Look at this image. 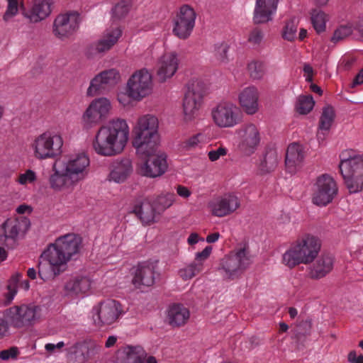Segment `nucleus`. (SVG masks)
I'll use <instances>...</instances> for the list:
<instances>
[{
    "label": "nucleus",
    "instance_id": "f257e3e1",
    "mask_svg": "<svg viewBox=\"0 0 363 363\" xmlns=\"http://www.w3.org/2000/svg\"><path fill=\"white\" fill-rule=\"evenodd\" d=\"M130 138V127L126 120L114 118L101 125L91 142L94 152L101 157H111L122 154Z\"/></svg>",
    "mask_w": 363,
    "mask_h": 363
},
{
    "label": "nucleus",
    "instance_id": "f03ea898",
    "mask_svg": "<svg viewBox=\"0 0 363 363\" xmlns=\"http://www.w3.org/2000/svg\"><path fill=\"white\" fill-rule=\"evenodd\" d=\"M158 118L150 113L140 116L133 125L132 145L136 154H150L160 145Z\"/></svg>",
    "mask_w": 363,
    "mask_h": 363
},
{
    "label": "nucleus",
    "instance_id": "7ed1b4c3",
    "mask_svg": "<svg viewBox=\"0 0 363 363\" xmlns=\"http://www.w3.org/2000/svg\"><path fill=\"white\" fill-rule=\"evenodd\" d=\"M153 90V75L149 69L143 67L130 75L125 90L117 93L116 99L123 107H129L133 101L139 102L151 96Z\"/></svg>",
    "mask_w": 363,
    "mask_h": 363
},
{
    "label": "nucleus",
    "instance_id": "20e7f679",
    "mask_svg": "<svg viewBox=\"0 0 363 363\" xmlns=\"http://www.w3.org/2000/svg\"><path fill=\"white\" fill-rule=\"evenodd\" d=\"M321 248L320 240L311 234H304L291 243L282 255L281 263L292 269L299 264L312 263Z\"/></svg>",
    "mask_w": 363,
    "mask_h": 363
},
{
    "label": "nucleus",
    "instance_id": "39448f33",
    "mask_svg": "<svg viewBox=\"0 0 363 363\" xmlns=\"http://www.w3.org/2000/svg\"><path fill=\"white\" fill-rule=\"evenodd\" d=\"M253 263V256L246 243L238 245L219 259L217 272L227 281L240 279Z\"/></svg>",
    "mask_w": 363,
    "mask_h": 363
},
{
    "label": "nucleus",
    "instance_id": "423d86ee",
    "mask_svg": "<svg viewBox=\"0 0 363 363\" xmlns=\"http://www.w3.org/2000/svg\"><path fill=\"white\" fill-rule=\"evenodd\" d=\"M339 168L350 193L363 190V155L352 150H346L340 155Z\"/></svg>",
    "mask_w": 363,
    "mask_h": 363
},
{
    "label": "nucleus",
    "instance_id": "0eeeda50",
    "mask_svg": "<svg viewBox=\"0 0 363 363\" xmlns=\"http://www.w3.org/2000/svg\"><path fill=\"white\" fill-rule=\"evenodd\" d=\"M63 145L64 140L60 133L47 130L32 140L30 148L36 160H45L59 157Z\"/></svg>",
    "mask_w": 363,
    "mask_h": 363
},
{
    "label": "nucleus",
    "instance_id": "6e6552de",
    "mask_svg": "<svg viewBox=\"0 0 363 363\" xmlns=\"http://www.w3.org/2000/svg\"><path fill=\"white\" fill-rule=\"evenodd\" d=\"M69 261L55 243L50 244L42 253L38 264V274L43 281L53 279L65 270Z\"/></svg>",
    "mask_w": 363,
    "mask_h": 363
},
{
    "label": "nucleus",
    "instance_id": "1a4fd4ad",
    "mask_svg": "<svg viewBox=\"0 0 363 363\" xmlns=\"http://www.w3.org/2000/svg\"><path fill=\"white\" fill-rule=\"evenodd\" d=\"M235 138L238 151L245 156H251L261 144L260 128L252 122L245 123L235 129Z\"/></svg>",
    "mask_w": 363,
    "mask_h": 363
},
{
    "label": "nucleus",
    "instance_id": "9d476101",
    "mask_svg": "<svg viewBox=\"0 0 363 363\" xmlns=\"http://www.w3.org/2000/svg\"><path fill=\"white\" fill-rule=\"evenodd\" d=\"M30 221L26 217L8 218L0 225V245L8 249H15L18 240L27 233Z\"/></svg>",
    "mask_w": 363,
    "mask_h": 363
},
{
    "label": "nucleus",
    "instance_id": "9b49d317",
    "mask_svg": "<svg viewBox=\"0 0 363 363\" xmlns=\"http://www.w3.org/2000/svg\"><path fill=\"white\" fill-rule=\"evenodd\" d=\"M55 161L77 184L89 174L90 160L83 152L69 154Z\"/></svg>",
    "mask_w": 363,
    "mask_h": 363
},
{
    "label": "nucleus",
    "instance_id": "f8f14e48",
    "mask_svg": "<svg viewBox=\"0 0 363 363\" xmlns=\"http://www.w3.org/2000/svg\"><path fill=\"white\" fill-rule=\"evenodd\" d=\"M145 159L138 164L137 171L143 177L150 179L160 177L164 174L169 167L167 155L165 152L155 148L150 154H137Z\"/></svg>",
    "mask_w": 363,
    "mask_h": 363
},
{
    "label": "nucleus",
    "instance_id": "ddd939ff",
    "mask_svg": "<svg viewBox=\"0 0 363 363\" xmlns=\"http://www.w3.org/2000/svg\"><path fill=\"white\" fill-rule=\"evenodd\" d=\"M125 311L122 305L113 299H106L95 305L91 309L94 323L100 326L111 325L118 322Z\"/></svg>",
    "mask_w": 363,
    "mask_h": 363
},
{
    "label": "nucleus",
    "instance_id": "4468645a",
    "mask_svg": "<svg viewBox=\"0 0 363 363\" xmlns=\"http://www.w3.org/2000/svg\"><path fill=\"white\" fill-rule=\"evenodd\" d=\"M238 106L232 101H224L217 104L211 110V118L216 126L231 128L241 121Z\"/></svg>",
    "mask_w": 363,
    "mask_h": 363
},
{
    "label": "nucleus",
    "instance_id": "2eb2a0df",
    "mask_svg": "<svg viewBox=\"0 0 363 363\" xmlns=\"http://www.w3.org/2000/svg\"><path fill=\"white\" fill-rule=\"evenodd\" d=\"M112 110V104L106 97H99L92 100L81 117L84 128L91 129L108 118Z\"/></svg>",
    "mask_w": 363,
    "mask_h": 363
},
{
    "label": "nucleus",
    "instance_id": "dca6fc26",
    "mask_svg": "<svg viewBox=\"0 0 363 363\" xmlns=\"http://www.w3.org/2000/svg\"><path fill=\"white\" fill-rule=\"evenodd\" d=\"M312 203L323 207L330 203L338 194V186L335 179L327 174L319 176L312 189Z\"/></svg>",
    "mask_w": 363,
    "mask_h": 363
},
{
    "label": "nucleus",
    "instance_id": "f3484780",
    "mask_svg": "<svg viewBox=\"0 0 363 363\" xmlns=\"http://www.w3.org/2000/svg\"><path fill=\"white\" fill-rule=\"evenodd\" d=\"M7 317L11 324L16 328L30 326L38 322L42 316V308L34 304H22L9 308Z\"/></svg>",
    "mask_w": 363,
    "mask_h": 363
},
{
    "label": "nucleus",
    "instance_id": "a211bd4d",
    "mask_svg": "<svg viewBox=\"0 0 363 363\" xmlns=\"http://www.w3.org/2000/svg\"><path fill=\"white\" fill-rule=\"evenodd\" d=\"M238 196L234 193H225L211 199L207 208L213 216L223 218L235 213L240 207Z\"/></svg>",
    "mask_w": 363,
    "mask_h": 363
},
{
    "label": "nucleus",
    "instance_id": "6ab92c4d",
    "mask_svg": "<svg viewBox=\"0 0 363 363\" xmlns=\"http://www.w3.org/2000/svg\"><path fill=\"white\" fill-rule=\"evenodd\" d=\"M82 16L76 11L59 14L53 21L52 33L60 40L72 37L79 28Z\"/></svg>",
    "mask_w": 363,
    "mask_h": 363
},
{
    "label": "nucleus",
    "instance_id": "aec40b11",
    "mask_svg": "<svg viewBox=\"0 0 363 363\" xmlns=\"http://www.w3.org/2000/svg\"><path fill=\"white\" fill-rule=\"evenodd\" d=\"M180 64V56L176 51H166L157 59L156 76L161 83L170 80L177 72Z\"/></svg>",
    "mask_w": 363,
    "mask_h": 363
},
{
    "label": "nucleus",
    "instance_id": "412c9836",
    "mask_svg": "<svg viewBox=\"0 0 363 363\" xmlns=\"http://www.w3.org/2000/svg\"><path fill=\"white\" fill-rule=\"evenodd\" d=\"M196 17L192 8L187 5L182 6L174 18L173 33L180 39L188 38L195 26Z\"/></svg>",
    "mask_w": 363,
    "mask_h": 363
},
{
    "label": "nucleus",
    "instance_id": "4be33fe9",
    "mask_svg": "<svg viewBox=\"0 0 363 363\" xmlns=\"http://www.w3.org/2000/svg\"><path fill=\"white\" fill-rule=\"evenodd\" d=\"M202 103V93L194 88H189L182 104L183 121L185 123H192L199 117Z\"/></svg>",
    "mask_w": 363,
    "mask_h": 363
},
{
    "label": "nucleus",
    "instance_id": "5701e85b",
    "mask_svg": "<svg viewBox=\"0 0 363 363\" xmlns=\"http://www.w3.org/2000/svg\"><path fill=\"white\" fill-rule=\"evenodd\" d=\"M121 80V75L117 69L111 68L104 70L91 80L86 95L94 96L99 94L102 89L116 85Z\"/></svg>",
    "mask_w": 363,
    "mask_h": 363
},
{
    "label": "nucleus",
    "instance_id": "b1692460",
    "mask_svg": "<svg viewBox=\"0 0 363 363\" xmlns=\"http://www.w3.org/2000/svg\"><path fill=\"white\" fill-rule=\"evenodd\" d=\"M52 7V0H31L28 9H23L21 14L29 23L35 24L48 18Z\"/></svg>",
    "mask_w": 363,
    "mask_h": 363
},
{
    "label": "nucleus",
    "instance_id": "393cba45",
    "mask_svg": "<svg viewBox=\"0 0 363 363\" xmlns=\"http://www.w3.org/2000/svg\"><path fill=\"white\" fill-rule=\"evenodd\" d=\"M157 268V261H147L140 264L135 272L133 284L138 288L141 286H152L159 275Z\"/></svg>",
    "mask_w": 363,
    "mask_h": 363
},
{
    "label": "nucleus",
    "instance_id": "a878e982",
    "mask_svg": "<svg viewBox=\"0 0 363 363\" xmlns=\"http://www.w3.org/2000/svg\"><path fill=\"white\" fill-rule=\"evenodd\" d=\"M122 35V28L118 25H112L107 28L101 37L91 45V49L97 53L106 52L118 43Z\"/></svg>",
    "mask_w": 363,
    "mask_h": 363
},
{
    "label": "nucleus",
    "instance_id": "bb28decb",
    "mask_svg": "<svg viewBox=\"0 0 363 363\" xmlns=\"http://www.w3.org/2000/svg\"><path fill=\"white\" fill-rule=\"evenodd\" d=\"M259 92L255 86H248L242 89L238 95L239 105L249 116L257 113L259 110Z\"/></svg>",
    "mask_w": 363,
    "mask_h": 363
},
{
    "label": "nucleus",
    "instance_id": "cd10ccee",
    "mask_svg": "<svg viewBox=\"0 0 363 363\" xmlns=\"http://www.w3.org/2000/svg\"><path fill=\"white\" fill-rule=\"evenodd\" d=\"M48 183L50 188L55 192L72 190L77 185L56 161L52 165V173L49 176Z\"/></svg>",
    "mask_w": 363,
    "mask_h": 363
},
{
    "label": "nucleus",
    "instance_id": "c85d7f7f",
    "mask_svg": "<svg viewBox=\"0 0 363 363\" xmlns=\"http://www.w3.org/2000/svg\"><path fill=\"white\" fill-rule=\"evenodd\" d=\"M132 172L133 164L129 158L117 159L111 165L107 179L116 184H122L128 179Z\"/></svg>",
    "mask_w": 363,
    "mask_h": 363
},
{
    "label": "nucleus",
    "instance_id": "c756f323",
    "mask_svg": "<svg viewBox=\"0 0 363 363\" xmlns=\"http://www.w3.org/2000/svg\"><path fill=\"white\" fill-rule=\"evenodd\" d=\"M279 0H256L253 21L257 24L267 23L272 21Z\"/></svg>",
    "mask_w": 363,
    "mask_h": 363
},
{
    "label": "nucleus",
    "instance_id": "7c9ffc66",
    "mask_svg": "<svg viewBox=\"0 0 363 363\" xmlns=\"http://www.w3.org/2000/svg\"><path fill=\"white\" fill-rule=\"evenodd\" d=\"M133 211L145 225L157 222L160 216L152 199L147 198L138 201L134 206Z\"/></svg>",
    "mask_w": 363,
    "mask_h": 363
},
{
    "label": "nucleus",
    "instance_id": "2f4dec72",
    "mask_svg": "<svg viewBox=\"0 0 363 363\" xmlns=\"http://www.w3.org/2000/svg\"><path fill=\"white\" fill-rule=\"evenodd\" d=\"M145 356L141 346L125 345L117 351L113 363H142Z\"/></svg>",
    "mask_w": 363,
    "mask_h": 363
},
{
    "label": "nucleus",
    "instance_id": "473e14b6",
    "mask_svg": "<svg viewBox=\"0 0 363 363\" xmlns=\"http://www.w3.org/2000/svg\"><path fill=\"white\" fill-rule=\"evenodd\" d=\"M55 243L70 260L74 255L79 252L82 238L77 234L67 233L57 238Z\"/></svg>",
    "mask_w": 363,
    "mask_h": 363
},
{
    "label": "nucleus",
    "instance_id": "72a5a7b5",
    "mask_svg": "<svg viewBox=\"0 0 363 363\" xmlns=\"http://www.w3.org/2000/svg\"><path fill=\"white\" fill-rule=\"evenodd\" d=\"M304 155L302 147L296 143L289 145L285 158L286 170L294 174L301 169L303 163Z\"/></svg>",
    "mask_w": 363,
    "mask_h": 363
},
{
    "label": "nucleus",
    "instance_id": "f704fd0d",
    "mask_svg": "<svg viewBox=\"0 0 363 363\" xmlns=\"http://www.w3.org/2000/svg\"><path fill=\"white\" fill-rule=\"evenodd\" d=\"M92 281L86 276L76 275L71 277L65 285V290L69 295H86L91 289Z\"/></svg>",
    "mask_w": 363,
    "mask_h": 363
},
{
    "label": "nucleus",
    "instance_id": "c9c22d12",
    "mask_svg": "<svg viewBox=\"0 0 363 363\" xmlns=\"http://www.w3.org/2000/svg\"><path fill=\"white\" fill-rule=\"evenodd\" d=\"M167 321L173 327L185 325L190 317L189 309L181 303L170 305L166 311Z\"/></svg>",
    "mask_w": 363,
    "mask_h": 363
},
{
    "label": "nucleus",
    "instance_id": "e433bc0d",
    "mask_svg": "<svg viewBox=\"0 0 363 363\" xmlns=\"http://www.w3.org/2000/svg\"><path fill=\"white\" fill-rule=\"evenodd\" d=\"M333 267V257L329 255H323L312 266L310 275L314 279L323 278L332 270Z\"/></svg>",
    "mask_w": 363,
    "mask_h": 363
},
{
    "label": "nucleus",
    "instance_id": "4c0bfd02",
    "mask_svg": "<svg viewBox=\"0 0 363 363\" xmlns=\"http://www.w3.org/2000/svg\"><path fill=\"white\" fill-rule=\"evenodd\" d=\"M330 16L325 11L313 9L310 12V20L312 26L318 34L323 33L326 31L327 23L330 21Z\"/></svg>",
    "mask_w": 363,
    "mask_h": 363
},
{
    "label": "nucleus",
    "instance_id": "58836bf2",
    "mask_svg": "<svg viewBox=\"0 0 363 363\" xmlns=\"http://www.w3.org/2000/svg\"><path fill=\"white\" fill-rule=\"evenodd\" d=\"M229 45L225 42L213 45L211 50V61L216 65H225L229 62Z\"/></svg>",
    "mask_w": 363,
    "mask_h": 363
},
{
    "label": "nucleus",
    "instance_id": "ea45409f",
    "mask_svg": "<svg viewBox=\"0 0 363 363\" xmlns=\"http://www.w3.org/2000/svg\"><path fill=\"white\" fill-rule=\"evenodd\" d=\"M279 157L275 151L267 152L257 166L258 174H267L275 170L278 165Z\"/></svg>",
    "mask_w": 363,
    "mask_h": 363
},
{
    "label": "nucleus",
    "instance_id": "a19ab883",
    "mask_svg": "<svg viewBox=\"0 0 363 363\" xmlns=\"http://www.w3.org/2000/svg\"><path fill=\"white\" fill-rule=\"evenodd\" d=\"M132 8L130 0H118L112 6L110 14L111 20L119 21L125 18Z\"/></svg>",
    "mask_w": 363,
    "mask_h": 363
},
{
    "label": "nucleus",
    "instance_id": "79ce46f5",
    "mask_svg": "<svg viewBox=\"0 0 363 363\" xmlns=\"http://www.w3.org/2000/svg\"><path fill=\"white\" fill-rule=\"evenodd\" d=\"M152 201L161 215L174 203L176 201V196L172 192H162L152 199Z\"/></svg>",
    "mask_w": 363,
    "mask_h": 363
},
{
    "label": "nucleus",
    "instance_id": "37998d69",
    "mask_svg": "<svg viewBox=\"0 0 363 363\" xmlns=\"http://www.w3.org/2000/svg\"><path fill=\"white\" fill-rule=\"evenodd\" d=\"M335 118V111L334 109L331 106H326L323 109V112L321 113L319 126H318V136L320 133L323 135L328 132L330 129L333 121Z\"/></svg>",
    "mask_w": 363,
    "mask_h": 363
},
{
    "label": "nucleus",
    "instance_id": "c03bdc74",
    "mask_svg": "<svg viewBox=\"0 0 363 363\" xmlns=\"http://www.w3.org/2000/svg\"><path fill=\"white\" fill-rule=\"evenodd\" d=\"M203 269L202 262H191L179 269V276L184 281L190 280L201 272Z\"/></svg>",
    "mask_w": 363,
    "mask_h": 363
},
{
    "label": "nucleus",
    "instance_id": "a18cd8bd",
    "mask_svg": "<svg viewBox=\"0 0 363 363\" xmlns=\"http://www.w3.org/2000/svg\"><path fill=\"white\" fill-rule=\"evenodd\" d=\"M5 1L6 6L2 19L6 23H10L18 14L19 9L23 7V0H5Z\"/></svg>",
    "mask_w": 363,
    "mask_h": 363
},
{
    "label": "nucleus",
    "instance_id": "49530a36",
    "mask_svg": "<svg viewBox=\"0 0 363 363\" xmlns=\"http://www.w3.org/2000/svg\"><path fill=\"white\" fill-rule=\"evenodd\" d=\"M315 105V101L310 95H301L297 97L295 108L296 111L303 115L310 113Z\"/></svg>",
    "mask_w": 363,
    "mask_h": 363
},
{
    "label": "nucleus",
    "instance_id": "de8ad7c7",
    "mask_svg": "<svg viewBox=\"0 0 363 363\" xmlns=\"http://www.w3.org/2000/svg\"><path fill=\"white\" fill-rule=\"evenodd\" d=\"M203 140L202 133L195 134L182 141L179 145L180 149L184 151L194 150L203 143Z\"/></svg>",
    "mask_w": 363,
    "mask_h": 363
},
{
    "label": "nucleus",
    "instance_id": "09e8293b",
    "mask_svg": "<svg viewBox=\"0 0 363 363\" xmlns=\"http://www.w3.org/2000/svg\"><path fill=\"white\" fill-rule=\"evenodd\" d=\"M38 176L35 171L28 169L25 172L20 173L16 179V182L21 186L32 185L37 181Z\"/></svg>",
    "mask_w": 363,
    "mask_h": 363
},
{
    "label": "nucleus",
    "instance_id": "8fccbe9b",
    "mask_svg": "<svg viewBox=\"0 0 363 363\" xmlns=\"http://www.w3.org/2000/svg\"><path fill=\"white\" fill-rule=\"evenodd\" d=\"M248 71L253 79H260L264 75L266 67L263 62L252 61L248 64Z\"/></svg>",
    "mask_w": 363,
    "mask_h": 363
},
{
    "label": "nucleus",
    "instance_id": "3c124183",
    "mask_svg": "<svg viewBox=\"0 0 363 363\" xmlns=\"http://www.w3.org/2000/svg\"><path fill=\"white\" fill-rule=\"evenodd\" d=\"M352 26H350V25L340 26L335 30V31L330 38V40L333 43H337L344 40L349 35H350L352 34Z\"/></svg>",
    "mask_w": 363,
    "mask_h": 363
},
{
    "label": "nucleus",
    "instance_id": "603ef678",
    "mask_svg": "<svg viewBox=\"0 0 363 363\" xmlns=\"http://www.w3.org/2000/svg\"><path fill=\"white\" fill-rule=\"evenodd\" d=\"M22 275L21 274L17 273L10 279L7 286L8 293L6 294V298L8 303H11L17 293V282L19 281Z\"/></svg>",
    "mask_w": 363,
    "mask_h": 363
},
{
    "label": "nucleus",
    "instance_id": "864d4df0",
    "mask_svg": "<svg viewBox=\"0 0 363 363\" xmlns=\"http://www.w3.org/2000/svg\"><path fill=\"white\" fill-rule=\"evenodd\" d=\"M297 25L294 21L287 22L282 31V37L288 41L294 40L296 37Z\"/></svg>",
    "mask_w": 363,
    "mask_h": 363
},
{
    "label": "nucleus",
    "instance_id": "5fc2aeb1",
    "mask_svg": "<svg viewBox=\"0 0 363 363\" xmlns=\"http://www.w3.org/2000/svg\"><path fill=\"white\" fill-rule=\"evenodd\" d=\"M228 149L224 146H220L215 150H211L208 152V157L211 162H216L220 157L226 156L228 154Z\"/></svg>",
    "mask_w": 363,
    "mask_h": 363
},
{
    "label": "nucleus",
    "instance_id": "6e6d98bb",
    "mask_svg": "<svg viewBox=\"0 0 363 363\" xmlns=\"http://www.w3.org/2000/svg\"><path fill=\"white\" fill-rule=\"evenodd\" d=\"M264 39V33L259 29L251 31L248 37V41L254 46H258Z\"/></svg>",
    "mask_w": 363,
    "mask_h": 363
},
{
    "label": "nucleus",
    "instance_id": "4d7b16f0",
    "mask_svg": "<svg viewBox=\"0 0 363 363\" xmlns=\"http://www.w3.org/2000/svg\"><path fill=\"white\" fill-rule=\"evenodd\" d=\"M65 345V344L63 341L58 342L56 344L47 343L45 345V350L49 355L55 354L61 352Z\"/></svg>",
    "mask_w": 363,
    "mask_h": 363
},
{
    "label": "nucleus",
    "instance_id": "13d9d810",
    "mask_svg": "<svg viewBox=\"0 0 363 363\" xmlns=\"http://www.w3.org/2000/svg\"><path fill=\"white\" fill-rule=\"evenodd\" d=\"M213 248L211 246H206L201 252L195 254V262H202L206 260L211 255Z\"/></svg>",
    "mask_w": 363,
    "mask_h": 363
},
{
    "label": "nucleus",
    "instance_id": "bf43d9fd",
    "mask_svg": "<svg viewBox=\"0 0 363 363\" xmlns=\"http://www.w3.org/2000/svg\"><path fill=\"white\" fill-rule=\"evenodd\" d=\"M18 354V350L16 347H11L3 350L0 352V359L2 360H9L16 359Z\"/></svg>",
    "mask_w": 363,
    "mask_h": 363
},
{
    "label": "nucleus",
    "instance_id": "052dcab7",
    "mask_svg": "<svg viewBox=\"0 0 363 363\" xmlns=\"http://www.w3.org/2000/svg\"><path fill=\"white\" fill-rule=\"evenodd\" d=\"M347 359L349 363H363V354L356 350L350 351Z\"/></svg>",
    "mask_w": 363,
    "mask_h": 363
},
{
    "label": "nucleus",
    "instance_id": "680f3d73",
    "mask_svg": "<svg viewBox=\"0 0 363 363\" xmlns=\"http://www.w3.org/2000/svg\"><path fill=\"white\" fill-rule=\"evenodd\" d=\"M303 77L307 82H311L313 77V69L309 64H304L303 67Z\"/></svg>",
    "mask_w": 363,
    "mask_h": 363
},
{
    "label": "nucleus",
    "instance_id": "e2e57ef3",
    "mask_svg": "<svg viewBox=\"0 0 363 363\" xmlns=\"http://www.w3.org/2000/svg\"><path fill=\"white\" fill-rule=\"evenodd\" d=\"M177 194L182 198L188 199L191 195V191L187 187L179 185L176 188Z\"/></svg>",
    "mask_w": 363,
    "mask_h": 363
},
{
    "label": "nucleus",
    "instance_id": "0e129e2a",
    "mask_svg": "<svg viewBox=\"0 0 363 363\" xmlns=\"http://www.w3.org/2000/svg\"><path fill=\"white\" fill-rule=\"evenodd\" d=\"M203 240V238L200 237L197 233H191L187 238V243L189 245H194L197 244L199 241Z\"/></svg>",
    "mask_w": 363,
    "mask_h": 363
},
{
    "label": "nucleus",
    "instance_id": "69168bd1",
    "mask_svg": "<svg viewBox=\"0 0 363 363\" xmlns=\"http://www.w3.org/2000/svg\"><path fill=\"white\" fill-rule=\"evenodd\" d=\"M9 330V324L6 320L0 316V338L4 337Z\"/></svg>",
    "mask_w": 363,
    "mask_h": 363
},
{
    "label": "nucleus",
    "instance_id": "338daca9",
    "mask_svg": "<svg viewBox=\"0 0 363 363\" xmlns=\"http://www.w3.org/2000/svg\"><path fill=\"white\" fill-rule=\"evenodd\" d=\"M16 211L18 214H30L33 211V208L31 206L24 203L18 206Z\"/></svg>",
    "mask_w": 363,
    "mask_h": 363
},
{
    "label": "nucleus",
    "instance_id": "774afa93",
    "mask_svg": "<svg viewBox=\"0 0 363 363\" xmlns=\"http://www.w3.org/2000/svg\"><path fill=\"white\" fill-rule=\"evenodd\" d=\"M363 84V68L359 72L354 79L351 87H355Z\"/></svg>",
    "mask_w": 363,
    "mask_h": 363
}]
</instances>
